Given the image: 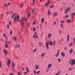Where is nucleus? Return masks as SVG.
<instances>
[{"instance_id":"c9c22d12","label":"nucleus","mask_w":75,"mask_h":75,"mask_svg":"<svg viewBox=\"0 0 75 75\" xmlns=\"http://www.w3.org/2000/svg\"><path fill=\"white\" fill-rule=\"evenodd\" d=\"M5 46L6 48H7V47H8V45H7V44H5Z\"/></svg>"},{"instance_id":"f704fd0d","label":"nucleus","mask_w":75,"mask_h":75,"mask_svg":"<svg viewBox=\"0 0 75 75\" xmlns=\"http://www.w3.org/2000/svg\"><path fill=\"white\" fill-rule=\"evenodd\" d=\"M34 11H35V9H34V8H33V9H32V13H34Z\"/></svg>"},{"instance_id":"4be33fe9","label":"nucleus","mask_w":75,"mask_h":75,"mask_svg":"<svg viewBox=\"0 0 75 75\" xmlns=\"http://www.w3.org/2000/svg\"><path fill=\"white\" fill-rule=\"evenodd\" d=\"M33 3L31 4L32 6H33V4L35 3V0H33Z\"/></svg>"},{"instance_id":"473e14b6","label":"nucleus","mask_w":75,"mask_h":75,"mask_svg":"<svg viewBox=\"0 0 75 75\" xmlns=\"http://www.w3.org/2000/svg\"><path fill=\"white\" fill-rule=\"evenodd\" d=\"M58 60L59 61V62H61V59H60V58H58Z\"/></svg>"},{"instance_id":"2eb2a0df","label":"nucleus","mask_w":75,"mask_h":75,"mask_svg":"<svg viewBox=\"0 0 75 75\" xmlns=\"http://www.w3.org/2000/svg\"><path fill=\"white\" fill-rule=\"evenodd\" d=\"M45 53H43L41 55V57H44V56H45Z\"/></svg>"},{"instance_id":"4c0bfd02","label":"nucleus","mask_w":75,"mask_h":75,"mask_svg":"<svg viewBox=\"0 0 75 75\" xmlns=\"http://www.w3.org/2000/svg\"><path fill=\"white\" fill-rule=\"evenodd\" d=\"M3 35L4 36V37H6V34L4 33L3 34Z\"/></svg>"},{"instance_id":"58836bf2","label":"nucleus","mask_w":75,"mask_h":75,"mask_svg":"<svg viewBox=\"0 0 75 75\" xmlns=\"http://www.w3.org/2000/svg\"><path fill=\"white\" fill-rule=\"evenodd\" d=\"M13 38L15 40H17V38H16V36H14Z\"/></svg>"},{"instance_id":"20e7f679","label":"nucleus","mask_w":75,"mask_h":75,"mask_svg":"<svg viewBox=\"0 0 75 75\" xmlns=\"http://www.w3.org/2000/svg\"><path fill=\"white\" fill-rule=\"evenodd\" d=\"M70 9H71V7H67V8L65 10L64 13L65 14H67L68 11H70Z\"/></svg>"},{"instance_id":"72a5a7b5","label":"nucleus","mask_w":75,"mask_h":75,"mask_svg":"<svg viewBox=\"0 0 75 75\" xmlns=\"http://www.w3.org/2000/svg\"><path fill=\"white\" fill-rule=\"evenodd\" d=\"M7 53V51H6V52H4L5 55H6Z\"/></svg>"},{"instance_id":"6ab92c4d","label":"nucleus","mask_w":75,"mask_h":75,"mask_svg":"<svg viewBox=\"0 0 75 75\" xmlns=\"http://www.w3.org/2000/svg\"><path fill=\"white\" fill-rule=\"evenodd\" d=\"M39 45H42V43L41 42H39Z\"/></svg>"},{"instance_id":"c85d7f7f","label":"nucleus","mask_w":75,"mask_h":75,"mask_svg":"<svg viewBox=\"0 0 75 75\" xmlns=\"http://www.w3.org/2000/svg\"><path fill=\"white\" fill-rule=\"evenodd\" d=\"M71 16H75V12H74L71 14Z\"/></svg>"},{"instance_id":"a211bd4d","label":"nucleus","mask_w":75,"mask_h":75,"mask_svg":"<svg viewBox=\"0 0 75 75\" xmlns=\"http://www.w3.org/2000/svg\"><path fill=\"white\" fill-rule=\"evenodd\" d=\"M69 35H67V41H68L69 40Z\"/></svg>"},{"instance_id":"f3484780","label":"nucleus","mask_w":75,"mask_h":75,"mask_svg":"<svg viewBox=\"0 0 75 75\" xmlns=\"http://www.w3.org/2000/svg\"><path fill=\"white\" fill-rule=\"evenodd\" d=\"M39 27H40V28H42V25L41 23L40 24Z\"/></svg>"},{"instance_id":"680f3d73","label":"nucleus","mask_w":75,"mask_h":75,"mask_svg":"<svg viewBox=\"0 0 75 75\" xmlns=\"http://www.w3.org/2000/svg\"><path fill=\"white\" fill-rule=\"evenodd\" d=\"M12 33H13V32H12V31H10V33L11 34H12Z\"/></svg>"},{"instance_id":"3c124183","label":"nucleus","mask_w":75,"mask_h":75,"mask_svg":"<svg viewBox=\"0 0 75 75\" xmlns=\"http://www.w3.org/2000/svg\"><path fill=\"white\" fill-rule=\"evenodd\" d=\"M52 7H54V5H52V6L50 7V8H52Z\"/></svg>"},{"instance_id":"412c9836","label":"nucleus","mask_w":75,"mask_h":75,"mask_svg":"<svg viewBox=\"0 0 75 75\" xmlns=\"http://www.w3.org/2000/svg\"><path fill=\"white\" fill-rule=\"evenodd\" d=\"M70 22H71V21H70V20L68 19L67 20V23H70Z\"/></svg>"},{"instance_id":"423d86ee","label":"nucleus","mask_w":75,"mask_h":75,"mask_svg":"<svg viewBox=\"0 0 75 75\" xmlns=\"http://www.w3.org/2000/svg\"><path fill=\"white\" fill-rule=\"evenodd\" d=\"M50 0H48V2L46 3L44 5L45 7H47L50 4Z\"/></svg>"},{"instance_id":"f257e3e1","label":"nucleus","mask_w":75,"mask_h":75,"mask_svg":"<svg viewBox=\"0 0 75 75\" xmlns=\"http://www.w3.org/2000/svg\"><path fill=\"white\" fill-rule=\"evenodd\" d=\"M69 63L71 64V65L72 66L73 65L75 64V59H70L69 61Z\"/></svg>"},{"instance_id":"7ed1b4c3","label":"nucleus","mask_w":75,"mask_h":75,"mask_svg":"<svg viewBox=\"0 0 75 75\" xmlns=\"http://www.w3.org/2000/svg\"><path fill=\"white\" fill-rule=\"evenodd\" d=\"M23 21L22 22H21L22 27H23V26L24 25V21H27V19L25 18H24L23 19Z\"/></svg>"},{"instance_id":"774afa93","label":"nucleus","mask_w":75,"mask_h":75,"mask_svg":"<svg viewBox=\"0 0 75 75\" xmlns=\"http://www.w3.org/2000/svg\"><path fill=\"white\" fill-rule=\"evenodd\" d=\"M35 51H36V49L35 48V50L34 51V52H35Z\"/></svg>"},{"instance_id":"ea45409f","label":"nucleus","mask_w":75,"mask_h":75,"mask_svg":"<svg viewBox=\"0 0 75 75\" xmlns=\"http://www.w3.org/2000/svg\"><path fill=\"white\" fill-rule=\"evenodd\" d=\"M9 75H14V73H11Z\"/></svg>"},{"instance_id":"e433bc0d","label":"nucleus","mask_w":75,"mask_h":75,"mask_svg":"<svg viewBox=\"0 0 75 75\" xmlns=\"http://www.w3.org/2000/svg\"><path fill=\"white\" fill-rule=\"evenodd\" d=\"M35 21H33L32 24V25H34L35 24Z\"/></svg>"},{"instance_id":"de8ad7c7","label":"nucleus","mask_w":75,"mask_h":75,"mask_svg":"<svg viewBox=\"0 0 75 75\" xmlns=\"http://www.w3.org/2000/svg\"><path fill=\"white\" fill-rule=\"evenodd\" d=\"M12 64H13L12 65H13V67H14L15 65H14V62H12Z\"/></svg>"},{"instance_id":"e2e57ef3","label":"nucleus","mask_w":75,"mask_h":75,"mask_svg":"<svg viewBox=\"0 0 75 75\" xmlns=\"http://www.w3.org/2000/svg\"><path fill=\"white\" fill-rule=\"evenodd\" d=\"M68 15H67L66 16V18H68Z\"/></svg>"},{"instance_id":"7c9ffc66","label":"nucleus","mask_w":75,"mask_h":75,"mask_svg":"<svg viewBox=\"0 0 75 75\" xmlns=\"http://www.w3.org/2000/svg\"><path fill=\"white\" fill-rule=\"evenodd\" d=\"M26 70L27 71V72H28V71H29V70H28V67H26Z\"/></svg>"},{"instance_id":"5fc2aeb1","label":"nucleus","mask_w":75,"mask_h":75,"mask_svg":"<svg viewBox=\"0 0 75 75\" xmlns=\"http://www.w3.org/2000/svg\"><path fill=\"white\" fill-rule=\"evenodd\" d=\"M61 23H64V21H61Z\"/></svg>"},{"instance_id":"8fccbe9b","label":"nucleus","mask_w":75,"mask_h":75,"mask_svg":"<svg viewBox=\"0 0 75 75\" xmlns=\"http://www.w3.org/2000/svg\"><path fill=\"white\" fill-rule=\"evenodd\" d=\"M7 6H8V4H6L5 5V7H7Z\"/></svg>"},{"instance_id":"1a4fd4ad","label":"nucleus","mask_w":75,"mask_h":75,"mask_svg":"<svg viewBox=\"0 0 75 75\" xmlns=\"http://www.w3.org/2000/svg\"><path fill=\"white\" fill-rule=\"evenodd\" d=\"M35 68L36 70H38V66L37 65H36L35 66Z\"/></svg>"},{"instance_id":"79ce46f5","label":"nucleus","mask_w":75,"mask_h":75,"mask_svg":"<svg viewBox=\"0 0 75 75\" xmlns=\"http://www.w3.org/2000/svg\"><path fill=\"white\" fill-rule=\"evenodd\" d=\"M5 40H8V38H7V36H6V37H5Z\"/></svg>"},{"instance_id":"4d7b16f0","label":"nucleus","mask_w":75,"mask_h":75,"mask_svg":"<svg viewBox=\"0 0 75 75\" xmlns=\"http://www.w3.org/2000/svg\"><path fill=\"white\" fill-rule=\"evenodd\" d=\"M36 38L37 39L38 38V37L37 35H36Z\"/></svg>"},{"instance_id":"c756f323","label":"nucleus","mask_w":75,"mask_h":75,"mask_svg":"<svg viewBox=\"0 0 75 75\" xmlns=\"http://www.w3.org/2000/svg\"><path fill=\"white\" fill-rule=\"evenodd\" d=\"M59 55V53H58L57 54H56L55 55L56 57H58Z\"/></svg>"},{"instance_id":"2f4dec72","label":"nucleus","mask_w":75,"mask_h":75,"mask_svg":"<svg viewBox=\"0 0 75 75\" xmlns=\"http://www.w3.org/2000/svg\"><path fill=\"white\" fill-rule=\"evenodd\" d=\"M69 71H72V67H70L69 69Z\"/></svg>"},{"instance_id":"9d476101","label":"nucleus","mask_w":75,"mask_h":75,"mask_svg":"<svg viewBox=\"0 0 75 75\" xmlns=\"http://www.w3.org/2000/svg\"><path fill=\"white\" fill-rule=\"evenodd\" d=\"M57 14L58 13H57V12H55L54 13L53 15V16L56 17V16H57Z\"/></svg>"},{"instance_id":"9b49d317","label":"nucleus","mask_w":75,"mask_h":75,"mask_svg":"<svg viewBox=\"0 0 75 75\" xmlns=\"http://www.w3.org/2000/svg\"><path fill=\"white\" fill-rule=\"evenodd\" d=\"M51 37V33H49L47 35V38H50Z\"/></svg>"},{"instance_id":"603ef678","label":"nucleus","mask_w":75,"mask_h":75,"mask_svg":"<svg viewBox=\"0 0 75 75\" xmlns=\"http://www.w3.org/2000/svg\"><path fill=\"white\" fill-rule=\"evenodd\" d=\"M39 72H40V71H37V74H38V73H39Z\"/></svg>"},{"instance_id":"a18cd8bd","label":"nucleus","mask_w":75,"mask_h":75,"mask_svg":"<svg viewBox=\"0 0 75 75\" xmlns=\"http://www.w3.org/2000/svg\"><path fill=\"white\" fill-rule=\"evenodd\" d=\"M17 74L19 75H20V72H18L17 73Z\"/></svg>"},{"instance_id":"bb28decb","label":"nucleus","mask_w":75,"mask_h":75,"mask_svg":"<svg viewBox=\"0 0 75 75\" xmlns=\"http://www.w3.org/2000/svg\"><path fill=\"white\" fill-rule=\"evenodd\" d=\"M73 40L74 41V43L75 44V38H74L73 39Z\"/></svg>"},{"instance_id":"4468645a","label":"nucleus","mask_w":75,"mask_h":75,"mask_svg":"<svg viewBox=\"0 0 75 75\" xmlns=\"http://www.w3.org/2000/svg\"><path fill=\"white\" fill-rule=\"evenodd\" d=\"M51 65H52V64H50L48 65L47 66L48 68H51Z\"/></svg>"},{"instance_id":"6e6552de","label":"nucleus","mask_w":75,"mask_h":75,"mask_svg":"<svg viewBox=\"0 0 75 75\" xmlns=\"http://www.w3.org/2000/svg\"><path fill=\"white\" fill-rule=\"evenodd\" d=\"M11 62V60L10 59H8V66L9 67L10 65V63Z\"/></svg>"},{"instance_id":"0eeeda50","label":"nucleus","mask_w":75,"mask_h":75,"mask_svg":"<svg viewBox=\"0 0 75 75\" xmlns=\"http://www.w3.org/2000/svg\"><path fill=\"white\" fill-rule=\"evenodd\" d=\"M48 42H47L46 43V45L47 50H49V48H50L49 47V46H48Z\"/></svg>"},{"instance_id":"c03bdc74","label":"nucleus","mask_w":75,"mask_h":75,"mask_svg":"<svg viewBox=\"0 0 75 75\" xmlns=\"http://www.w3.org/2000/svg\"><path fill=\"white\" fill-rule=\"evenodd\" d=\"M64 50H65V51H66V50H67V47H64Z\"/></svg>"},{"instance_id":"6e6d98bb","label":"nucleus","mask_w":75,"mask_h":75,"mask_svg":"<svg viewBox=\"0 0 75 75\" xmlns=\"http://www.w3.org/2000/svg\"><path fill=\"white\" fill-rule=\"evenodd\" d=\"M48 71H49V69H47L46 70V72H48Z\"/></svg>"},{"instance_id":"0e129e2a","label":"nucleus","mask_w":75,"mask_h":75,"mask_svg":"<svg viewBox=\"0 0 75 75\" xmlns=\"http://www.w3.org/2000/svg\"><path fill=\"white\" fill-rule=\"evenodd\" d=\"M36 29L35 28H33V31H35Z\"/></svg>"},{"instance_id":"13d9d810","label":"nucleus","mask_w":75,"mask_h":75,"mask_svg":"<svg viewBox=\"0 0 75 75\" xmlns=\"http://www.w3.org/2000/svg\"><path fill=\"white\" fill-rule=\"evenodd\" d=\"M24 74H27V72H24Z\"/></svg>"},{"instance_id":"37998d69","label":"nucleus","mask_w":75,"mask_h":75,"mask_svg":"<svg viewBox=\"0 0 75 75\" xmlns=\"http://www.w3.org/2000/svg\"><path fill=\"white\" fill-rule=\"evenodd\" d=\"M34 73L35 75L36 74V70H34Z\"/></svg>"},{"instance_id":"a878e982","label":"nucleus","mask_w":75,"mask_h":75,"mask_svg":"<svg viewBox=\"0 0 75 75\" xmlns=\"http://www.w3.org/2000/svg\"><path fill=\"white\" fill-rule=\"evenodd\" d=\"M60 72H61V71H59V72L57 73L55 75H58L59 74H60Z\"/></svg>"},{"instance_id":"a19ab883","label":"nucleus","mask_w":75,"mask_h":75,"mask_svg":"<svg viewBox=\"0 0 75 75\" xmlns=\"http://www.w3.org/2000/svg\"><path fill=\"white\" fill-rule=\"evenodd\" d=\"M9 24L10 25H12V23H11V21L9 22Z\"/></svg>"},{"instance_id":"b1692460","label":"nucleus","mask_w":75,"mask_h":75,"mask_svg":"<svg viewBox=\"0 0 75 75\" xmlns=\"http://www.w3.org/2000/svg\"><path fill=\"white\" fill-rule=\"evenodd\" d=\"M16 13H14L13 15L12 16V18H14V16Z\"/></svg>"},{"instance_id":"aec40b11","label":"nucleus","mask_w":75,"mask_h":75,"mask_svg":"<svg viewBox=\"0 0 75 75\" xmlns=\"http://www.w3.org/2000/svg\"><path fill=\"white\" fill-rule=\"evenodd\" d=\"M47 14L49 15H50V14H51V13H50V10H48V11H47Z\"/></svg>"},{"instance_id":"dca6fc26","label":"nucleus","mask_w":75,"mask_h":75,"mask_svg":"<svg viewBox=\"0 0 75 75\" xmlns=\"http://www.w3.org/2000/svg\"><path fill=\"white\" fill-rule=\"evenodd\" d=\"M72 52H73V50L71 49L70 50V53L71 54V53H72Z\"/></svg>"},{"instance_id":"5701e85b","label":"nucleus","mask_w":75,"mask_h":75,"mask_svg":"<svg viewBox=\"0 0 75 75\" xmlns=\"http://www.w3.org/2000/svg\"><path fill=\"white\" fill-rule=\"evenodd\" d=\"M23 6H24V4L23 3V2L22 3L21 6V7H23Z\"/></svg>"},{"instance_id":"052dcab7","label":"nucleus","mask_w":75,"mask_h":75,"mask_svg":"<svg viewBox=\"0 0 75 75\" xmlns=\"http://www.w3.org/2000/svg\"><path fill=\"white\" fill-rule=\"evenodd\" d=\"M35 36H36V35H33V38H35Z\"/></svg>"},{"instance_id":"864d4df0","label":"nucleus","mask_w":75,"mask_h":75,"mask_svg":"<svg viewBox=\"0 0 75 75\" xmlns=\"http://www.w3.org/2000/svg\"><path fill=\"white\" fill-rule=\"evenodd\" d=\"M7 28L8 29V28H9V25H8L7 26Z\"/></svg>"},{"instance_id":"09e8293b","label":"nucleus","mask_w":75,"mask_h":75,"mask_svg":"<svg viewBox=\"0 0 75 75\" xmlns=\"http://www.w3.org/2000/svg\"><path fill=\"white\" fill-rule=\"evenodd\" d=\"M12 71H15V69L14 68H13Z\"/></svg>"},{"instance_id":"cd10ccee","label":"nucleus","mask_w":75,"mask_h":75,"mask_svg":"<svg viewBox=\"0 0 75 75\" xmlns=\"http://www.w3.org/2000/svg\"><path fill=\"white\" fill-rule=\"evenodd\" d=\"M73 43H72V42H71L70 43V47H71V46L72 45Z\"/></svg>"},{"instance_id":"338daca9","label":"nucleus","mask_w":75,"mask_h":75,"mask_svg":"<svg viewBox=\"0 0 75 75\" xmlns=\"http://www.w3.org/2000/svg\"><path fill=\"white\" fill-rule=\"evenodd\" d=\"M17 47H18V48H19L20 47V45H18Z\"/></svg>"},{"instance_id":"f03ea898","label":"nucleus","mask_w":75,"mask_h":75,"mask_svg":"<svg viewBox=\"0 0 75 75\" xmlns=\"http://www.w3.org/2000/svg\"><path fill=\"white\" fill-rule=\"evenodd\" d=\"M49 44L50 45H53L54 47L55 46V44H56V42L55 41H53L52 42H49Z\"/></svg>"},{"instance_id":"393cba45","label":"nucleus","mask_w":75,"mask_h":75,"mask_svg":"<svg viewBox=\"0 0 75 75\" xmlns=\"http://www.w3.org/2000/svg\"><path fill=\"white\" fill-rule=\"evenodd\" d=\"M60 27L61 28H63V27H64V26H63V24H62V23H61L60 24Z\"/></svg>"},{"instance_id":"39448f33","label":"nucleus","mask_w":75,"mask_h":75,"mask_svg":"<svg viewBox=\"0 0 75 75\" xmlns=\"http://www.w3.org/2000/svg\"><path fill=\"white\" fill-rule=\"evenodd\" d=\"M19 18H20V15H18L17 16L14 17V21H16V20H19Z\"/></svg>"},{"instance_id":"f8f14e48","label":"nucleus","mask_w":75,"mask_h":75,"mask_svg":"<svg viewBox=\"0 0 75 75\" xmlns=\"http://www.w3.org/2000/svg\"><path fill=\"white\" fill-rule=\"evenodd\" d=\"M41 22L42 23H44V18H42V19H41Z\"/></svg>"},{"instance_id":"bf43d9fd","label":"nucleus","mask_w":75,"mask_h":75,"mask_svg":"<svg viewBox=\"0 0 75 75\" xmlns=\"http://www.w3.org/2000/svg\"><path fill=\"white\" fill-rule=\"evenodd\" d=\"M0 67L1 68V62L0 61Z\"/></svg>"},{"instance_id":"69168bd1","label":"nucleus","mask_w":75,"mask_h":75,"mask_svg":"<svg viewBox=\"0 0 75 75\" xmlns=\"http://www.w3.org/2000/svg\"><path fill=\"white\" fill-rule=\"evenodd\" d=\"M5 45L6 44H7V41H5Z\"/></svg>"},{"instance_id":"ddd939ff","label":"nucleus","mask_w":75,"mask_h":75,"mask_svg":"<svg viewBox=\"0 0 75 75\" xmlns=\"http://www.w3.org/2000/svg\"><path fill=\"white\" fill-rule=\"evenodd\" d=\"M61 55L62 56H63V57H64L65 56V54L63 52L61 53Z\"/></svg>"},{"instance_id":"49530a36","label":"nucleus","mask_w":75,"mask_h":75,"mask_svg":"<svg viewBox=\"0 0 75 75\" xmlns=\"http://www.w3.org/2000/svg\"><path fill=\"white\" fill-rule=\"evenodd\" d=\"M30 15H31V14L30 13H29L28 15V17H30Z\"/></svg>"}]
</instances>
